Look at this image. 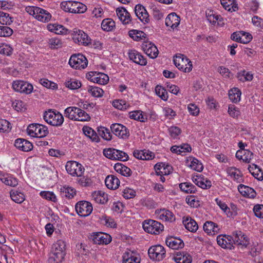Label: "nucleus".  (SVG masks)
Listing matches in <instances>:
<instances>
[{
	"label": "nucleus",
	"instance_id": "obj_1",
	"mask_svg": "<svg viewBox=\"0 0 263 263\" xmlns=\"http://www.w3.org/2000/svg\"><path fill=\"white\" fill-rule=\"evenodd\" d=\"M64 116L71 120L87 121L90 119V116L83 110L74 106H70L64 110Z\"/></svg>",
	"mask_w": 263,
	"mask_h": 263
},
{
	"label": "nucleus",
	"instance_id": "obj_2",
	"mask_svg": "<svg viewBox=\"0 0 263 263\" xmlns=\"http://www.w3.org/2000/svg\"><path fill=\"white\" fill-rule=\"evenodd\" d=\"M61 8L65 12L72 13H83L87 10L84 4L76 1H64L61 3Z\"/></svg>",
	"mask_w": 263,
	"mask_h": 263
},
{
	"label": "nucleus",
	"instance_id": "obj_3",
	"mask_svg": "<svg viewBox=\"0 0 263 263\" xmlns=\"http://www.w3.org/2000/svg\"><path fill=\"white\" fill-rule=\"evenodd\" d=\"M44 119L48 124L53 126H60L64 122L63 115L59 111L53 109L45 111Z\"/></svg>",
	"mask_w": 263,
	"mask_h": 263
},
{
	"label": "nucleus",
	"instance_id": "obj_4",
	"mask_svg": "<svg viewBox=\"0 0 263 263\" xmlns=\"http://www.w3.org/2000/svg\"><path fill=\"white\" fill-rule=\"evenodd\" d=\"M173 61L174 64L178 69L183 72H189L192 69V62L183 54L176 55Z\"/></svg>",
	"mask_w": 263,
	"mask_h": 263
},
{
	"label": "nucleus",
	"instance_id": "obj_5",
	"mask_svg": "<svg viewBox=\"0 0 263 263\" xmlns=\"http://www.w3.org/2000/svg\"><path fill=\"white\" fill-rule=\"evenodd\" d=\"M27 132L30 136L36 138L44 137L49 133L47 126L35 123L30 124L27 127Z\"/></svg>",
	"mask_w": 263,
	"mask_h": 263
},
{
	"label": "nucleus",
	"instance_id": "obj_6",
	"mask_svg": "<svg viewBox=\"0 0 263 263\" xmlns=\"http://www.w3.org/2000/svg\"><path fill=\"white\" fill-rule=\"evenodd\" d=\"M69 65L73 69H84L88 65V60L81 53L72 55L68 62Z\"/></svg>",
	"mask_w": 263,
	"mask_h": 263
},
{
	"label": "nucleus",
	"instance_id": "obj_7",
	"mask_svg": "<svg viewBox=\"0 0 263 263\" xmlns=\"http://www.w3.org/2000/svg\"><path fill=\"white\" fill-rule=\"evenodd\" d=\"M142 226L145 232L155 235L159 234L164 229L163 224L158 221L152 219L144 220Z\"/></svg>",
	"mask_w": 263,
	"mask_h": 263
},
{
	"label": "nucleus",
	"instance_id": "obj_8",
	"mask_svg": "<svg viewBox=\"0 0 263 263\" xmlns=\"http://www.w3.org/2000/svg\"><path fill=\"white\" fill-rule=\"evenodd\" d=\"M148 254L152 260L160 261L166 257V250L160 245L152 246L148 249Z\"/></svg>",
	"mask_w": 263,
	"mask_h": 263
},
{
	"label": "nucleus",
	"instance_id": "obj_9",
	"mask_svg": "<svg viewBox=\"0 0 263 263\" xmlns=\"http://www.w3.org/2000/svg\"><path fill=\"white\" fill-rule=\"evenodd\" d=\"M103 153L105 157L111 160L122 161L128 160V156L125 152L115 148L104 149Z\"/></svg>",
	"mask_w": 263,
	"mask_h": 263
},
{
	"label": "nucleus",
	"instance_id": "obj_10",
	"mask_svg": "<svg viewBox=\"0 0 263 263\" xmlns=\"http://www.w3.org/2000/svg\"><path fill=\"white\" fill-rule=\"evenodd\" d=\"M233 244L237 245L238 247L246 248L250 244L249 237L242 231L237 230L232 234Z\"/></svg>",
	"mask_w": 263,
	"mask_h": 263
},
{
	"label": "nucleus",
	"instance_id": "obj_11",
	"mask_svg": "<svg viewBox=\"0 0 263 263\" xmlns=\"http://www.w3.org/2000/svg\"><path fill=\"white\" fill-rule=\"evenodd\" d=\"M65 168L69 174L77 177H81L85 170L81 164L74 161H68Z\"/></svg>",
	"mask_w": 263,
	"mask_h": 263
},
{
	"label": "nucleus",
	"instance_id": "obj_12",
	"mask_svg": "<svg viewBox=\"0 0 263 263\" xmlns=\"http://www.w3.org/2000/svg\"><path fill=\"white\" fill-rule=\"evenodd\" d=\"M71 36L73 42L79 45L88 46L91 43V39L82 30H73Z\"/></svg>",
	"mask_w": 263,
	"mask_h": 263
},
{
	"label": "nucleus",
	"instance_id": "obj_13",
	"mask_svg": "<svg viewBox=\"0 0 263 263\" xmlns=\"http://www.w3.org/2000/svg\"><path fill=\"white\" fill-rule=\"evenodd\" d=\"M75 209L79 216L86 217L91 213L93 208L90 202L82 200L76 203Z\"/></svg>",
	"mask_w": 263,
	"mask_h": 263
},
{
	"label": "nucleus",
	"instance_id": "obj_14",
	"mask_svg": "<svg viewBox=\"0 0 263 263\" xmlns=\"http://www.w3.org/2000/svg\"><path fill=\"white\" fill-rule=\"evenodd\" d=\"M86 78L91 82L101 85L106 84L109 81V77L107 74L96 71L88 72L86 74Z\"/></svg>",
	"mask_w": 263,
	"mask_h": 263
},
{
	"label": "nucleus",
	"instance_id": "obj_15",
	"mask_svg": "<svg viewBox=\"0 0 263 263\" xmlns=\"http://www.w3.org/2000/svg\"><path fill=\"white\" fill-rule=\"evenodd\" d=\"M110 129L112 134L124 140L127 139L130 135L128 128L121 124H112L110 126Z\"/></svg>",
	"mask_w": 263,
	"mask_h": 263
},
{
	"label": "nucleus",
	"instance_id": "obj_16",
	"mask_svg": "<svg viewBox=\"0 0 263 263\" xmlns=\"http://www.w3.org/2000/svg\"><path fill=\"white\" fill-rule=\"evenodd\" d=\"M12 87L16 91L26 94H30L33 89L31 84L21 80L14 81Z\"/></svg>",
	"mask_w": 263,
	"mask_h": 263
},
{
	"label": "nucleus",
	"instance_id": "obj_17",
	"mask_svg": "<svg viewBox=\"0 0 263 263\" xmlns=\"http://www.w3.org/2000/svg\"><path fill=\"white\" fill-rule=\"evenodd\" d=\"M141 256L136 251L128 250L122 255V263H140Z\"/></svg>",
	"mask_w": 263,
	"mask_h": 263
},
{
	"label": "nucleus",
	"instance_id": "obj_18",
	"mask_svg": "<svg viewBox=\"0 0 263 263\" xmlns=\"http://www.w3.org/2000/svg\"><path fill=\"white\" fill-rule=\"evenodd\" d=\"M91 239L94 243L98 245H107L111 241V237L104 233L98 232L91 236Z\"/></svg>",
	"mask_w": 263,
	"mask_h": 263
},
{
	"label": "nucleus",
	"instance_id": "obj_19",
	"mask_svg": "<svg viewBox=\"0 0 263 263\" xmlns=\"http://www.w3.org/2000/svg\"><path fill=\"white\" fill-rule=\"evenodd\" d=\"M128 55L130 60L141 66L147 64L146 59L138 51L135 49L129 50Z\"/></svg>",
	"mask_w": 263,
	"mask_h": 263
},
{
	"label": "nucleus",
	"instance_id": "obj_20",
	"mask_svg": "<svg viewBox=\"0 0 263 263\" xmlns=\"http://www.w3.org/2000/svg\"><path fill=\"white\" fill-rule=\"evenodd\" d=\"M217 243L222 248L232 250L234 249L232 236L219 235L217 237Z\"/></svg>",
	"mask_w": 263,
	"mask_h": 263
},
{
	"label": "nucleus",
	"instance_id": "obj_21",
	"mask_svg": "<svg viewBox=\"0 0 263 263\" xmlns=\"http://www.w3.org/2000/svg\"><path fill=\"white\" fill-rule=\"evenodd\" d=\"M14 146L18 149L23 152H29L32 149L33 145L29 141L22 138L15 140Z\"/></svg>",
	"mask_w": 263,
	"mask_h": 263
},
{
	"label": "nucleus",
	"instance_id": "obj_22",
	"mask_svg": "<svg viewBox=\"0 0 263 263\" xmlns=\"http://www.w3.org/2000/svg\"><path fill=\"white\" fill-rule=\"evenodd\" d=\"M165 243L170 248L174 250L182 248L184 245L182 240L174 237H167Z\"/></svg>",
	"mask_w": 263,
	"mask_h": 263
},
{
	"label": "nucleus",
	"instance_id": "obj_23",
	"mask_svg": "<svg viewBox=\"0 0 263 263\" xmlns=\"http://www.w3.org/2000/svg\"><path fill=\"white\" fill-rule=\"evenodd\" d=\"M26 11L30 15L35 16H43V15H45L47 16H51V15L46 10L41 8L35 6H27L25 8Z\"/></svg>",
	"mask_w": 263,
	"mask_h": 263
},
{
	"label": "nucleus",
	"instance_id": "obj_24",
	"mask_svg": "<svg viewBox=\"0 0 263 263\" xmlns=\"http://www.w3.org/2000/svg\"><path fill=\"white\" fill-rule=\"evenodd\" d=\"M228 176L237 183L243 181L242 175L240 171L235 167H229L226 170Z\"/></svg>",
	"mask_w": 263,
	"mask_h": 263
},
{
	"label": "nucleus",
	"instance_id": "obj_25",
	"mask_svg": "<svg viewBox=\"0 0 263 263\" xmlns=\"http://www.w3.org/2000/svg\"><path fill=\"white\" fill-rule=\"evenodd\" d=\"M238 190L242 196L249 198H254L256 195V193L253 189L243 184H239L238 186Z\"/></svg>",
	"mask_w": 263,
	"mask_h": 263
},
{
	"label": "nucleus",
	"instance_id": "obj_26",
	"mask_svg": "<svg viewBox=\"0 0 263 263\" xmlns=\"http://www.w3.org/2000/svg\"><path fill=\"white\" fill-rule=\"evenodd\" d=\"M134 156L140 160H151L154 158L153 153L146 150H135L133 152Z\"/></svg>",
	"mask_w": 263,
	"mask_h": 263
},
{
	"label": "nucleus",
	"instance_id": "obj_27",
	"mask_svg": "<svg viewBox=\"0 0 263 263\" xmlns=\"http://www.w3.org/2000/svg\"><path fill=\"white\" fill-rule=\"evenodd\" d=\"M203 230L209 235H215L218 233L220 229L218 225L211 221H206L203 226Z\"/></svg>",
	"mask_w": 263,
	"mask_h": 263
},
{
	"label": "nucleus",
	"instance_id": "obj_28",
	"mask_svg": "<svg viewBox=\"0 0 263 263\" xmlns=\"http://www.w3.org/2000/svg\"><path fill=\"white\" fill-rule=\"evenodd\" d=\"M105 183L108 189L116 190L119 186L120 181L116 176L114 175H108L105 179Z\"/></svg>",
	"mask_w": 263,
	"mask_h": 263
},
{
	"label": "nucleus",
	"instance_id": "obj_29",
	"mask_svg": "<svg viewBox=\"0 0 263 263\" xmlns=\"http://www.w3.org/2000/svg\"><path fill=\"white\" fill-rule=\"evenodd\" d=\"M183 223L185 228L191 232H195L198 229V225L195 220L191 217L183 218Z\"/></svg>",
	"mask_w": 263,
	"mask_h": 263
},
{
	"label": "nucleus",
	"instance_id": "obj_30",
	"mask_svg": "<svg viewBox=\"0 0 263 263\" xmlns=\"http://www.w3.org/2000/svg\"><path fill=\"white\" fill-rule=\"evenodd\" d=\"M248 170L251 174L257 180H263V171L257 165L252 164L249 165Z\"/></svg>",
	"mask_w": 263,
	"mask_h": 263
},
{
	"label": "nucleus",
	"instance_id": "obj_31",
	"mask_svg": "<svg viewBox=\"0 0 263 263\" xmlns=\"http://www.w3.org/2000/svg\"><path fill=\"white\" fill-rule=\"evenodd\" d=\"M154 168L157 175H167L170 173L171 167L163 163H158L155 164Z\"/></svg>",
	"mask_w": 263,
	"mask_h": 263
},
{
	"label": "nucleus",
	"instance_id": "obj_32",
	"mask_svg": "<svg viewBox=\"0 0 263 263\" xmlns=\"http://www.w3.org/2000/svg\"><path fill=\"white\" fill-rule=\"evenodd\" d=\"M223 8L228 11L233 12L238 10V4L236 0H220Z\"/></svg>",
	"mask_w": 263,
	"mask_h": 263
},
{
	"label": "nucleus",
	"instance_id": "obj_33",
	"mask_svg": "<svg viewBox=\"0 0 263 263\" xmlns=\"http://www.w3.org/2000/svg\"><path fill=\"white\" fill-rule=\"evenodd\" d=\"M92 196L94 200L98 203L105 204L108 201L107 194L101 191L95 192Z\"/></svg>",
	"mask_w": 263,
	"mask_h": 263
},
{
	"label": "nucleus",
	"instance_id": "obj_34",
	"mask_svg": "<svg viewBox=\"0 0 263 263\" xmlns=\"http://www.w3.org/2000/svg\"><path fill=\"white\" fill-rule=\"evenodd\" d=\"M83 133L91 140L93 142H98L100 141V138L96 132L89 126H84L83 127Z\"/></svg>",
	"mask_w": 263,
	"mask_h": 263
},
{
	"label": "nucleus",
	"instance_id": "obj_35",
	"mask_svg": "<svg viewBox=\"0 0 263 263\" xmlns=\"http://www.w3.org/2000/svg\"><path fill=\"white\" fill-rule=\"evenodd\" d=\"M191 150L192 148L188 144H184L180 146L174 145L171 148V151L172 153L182 155H184L183 153L185 154L186 152H191Z\"/></svg>",
	"mask_w": 263,
	"mask_h": 263
},
{
	"label": "nucleus",
	"instance_id": "obj_36",
	"mask_svg": "<svg viewBox=\"0 0 263 263\" xmlns=\"http://www.w3.org/2000/svg\"><path fill=\"white\" fill-rule=\"evenodd\" d=\"M65 243L61 240H59L53 244L51 252L65 255Z\"/></svg>",
	"mask_w": 263,
	"mask_h": 263
},
{
	"label": "nucleus",
	"instance_id": "obj_37",
	"mask_svg": "<svg viewBox=\"0 0 263 263\" xmlns=\"http://www.w3.org/2000/svg\"><path fill=\"white\" fill-rule=\"evenodd\" d=\"M61 195L62 197L68 199H71L76 194V191L74 189L68 186H64L61 188Z\"/></svg>",
	"mask_w": 263,
	"mask_h": 263
},
{
	"label": "nucleus",
	"instance_id": "obj_38",
	"mask_svg": "<svg viewBox=\"0 0 263 263\" xmlns=\"http://www.w3.org/2000/svg\"><path fill=\"white\" fill-rule=\"evenodd\" d=\"M241 92L238 88H233L229 91V97L230 100L234 103H238L241 98Z\"/></svg>",
	"mask_w": 263,
	"mask_h": 263
},
{
	"label": "nucleus",
	"instance_id": "obj_39",
	"mask_svg": "<svg viewBox=\"0 0 263 263\" xmlns=\"http://www.w3.org/2000/svg\"><path fill=\"white\" fill-rule=\"evenodd\" d=\"M47 27L49 31L58 34H66L68 31L63 26L56 24H49L47 25Z\"/></svg>",
	"mask_w": 263,
	"mask_h": 263
},
{
	"label": "nucleus",
	"instance_id": "obj_40",
	"mask_svg": "<svg viewBox=\"0 0 263 263\" xmlns=\"http://www.w3.org/2000/svg\"><path fill=\"white\" fill-rule=\"evenodd\" d=\"M102 29L106 31H111L115 28V21L110 17H106L101 23Z\"/></svg>",
	"mask_w": 263,
	"mask_h": 263
},
{
	"label": "nucleus",
	"instance_id": "obj_41",
	"mask_svg": "<svg viewBox=\"0 0 263 263\" xmlns=\"http://www.w3.org/2000/svg\"><path fill=\"white\" fill-rule=\"evenodd\" d=\"M11 199L17 203H22L25 199L23 193L16 190H11L10 192Z\"/></svg>",
	"mask_w": 263,
	"mask_h": 263
},
{
	"label": "nucleus",
	"instance_id": "obj_42",
	"mask_svg": "<svg viewBox=\"0 0 263 263\" xmlns=\"http://www.w3.org/2000/svg\"><path fill=\"white\" fill-rule=\"evenodd\" d=\"M0 180L6 185L16 186L18 184L17 179L11 175L0 176Z\"/></svg>",
	"mask_w": 263,
	"mask_h": 263
},
{
	"label": "nucleus",
	"instance_id": "obj_43",
	"mask_svg": "<svg viewBox=\"0 0 263 263\" xmlns=\"http://www.w3.org/2000/svg\"><path fill=\"white\" fill-rule=\"evenodd\" d=\"M129 117L132 119L144 122L147 120L146 115H143L141 110H135L129 112Z\"/></svg>",
	"mask_w": 263,
	"mask_h": 263
},
{
	"label": "nucleus",
	"instance_id": "obj_44",
	"mask_svg": "<svg viewBox=\"0 0 263 263\" xmlns=\"http://www.w3.org/2000/svg\"><path fill=\"white\" fill-rule=\"evenodd\" d=\"M192 260L191 256L184 252H178L175 257V261L178 263H191Z\"/></svg>",
	"mask_w": 263,
	"mask_h": 263
},
{
	"label": "nucleus",
	"instance_id": "obj_45",
	"mask_svg": "<svg viewBox=\"0 0 263 263\" xmlns=\"http://www.w3.org/2000/svg\"><path fill=\"white\" fill-rule=\"evenodd\" d=\"M129 36L136 41H139L146 37V34L144 32L137 30H131L128 32Z\"/></svg>",
	"mask_w": 263,
	"mask_h": 263
},
{
	"label": "nucleus",
	"instance_id": "obj_46",
	"mask_svg": "<svg viewBox=\"0 0 263 263\" xmlns=\"http://www.w3.org/2000/svg\"><path fill=\"white\" fill-rule=\"evenodd\" d=\"M159 218L165 221H172L175 220L174 215L172 212L165 209L161 210L159 212Z\"/></svg>",
	"mask_w": 263,
	"mask_h": 263
},
{
	"label": "nucleus",
	"instance_id": "obj_47",
	"mask_svg": "<svg viewBox=\"0 0 263 263\" xmlns=\"http://www.w3.org/2000/svg\"><path fill=\"white\" fill-rule=\"evenodd\" d=\"M180 190L185 193H194L196 191V187L190 182H183L179 184Z\"/></svg>",
	"mask_w": 263,
	"mask_h": 263
},
{
	"label": "nucleus",
	"instance_id": "obj_48",
	"mask_svg": "<svg viewBox=\"0 0 263 263\" xmlns=\"http://www.w3.org/2000/svg\"><path fill=\"white\" fill-rule=\"evenodd\" d=\"M65 255L60 253L50 252L48 259V263H61L64 259Z\"/></svg>",
	"mask_w": 263,
	"mask_h": 263
},
{
	"label": "nucleus",
	"instance_id": "obj_49",
	"mask_svg": "<svg viewBox=\"0 0 263 263\" xmlns=\"http://www.w3.org/2000/svg\"><path fill=\"white\" fill-rule=\"evenodd\" d=\"M98 135L104 139L109 141L112 139V135L109 129L105 127H99L98 128Z\"/></svg>",
	"mask_w": 263,
	"mask_h": 263
},
{
	"label": "nucleus",
	"instance_id": "obj_50",
	"mask_svg": "<svg viewBox=\"0 0 263 263\" xmlns=\"http://www.w3.org/2000/svg\"><path fill=\"white\" fill-rule=\"evenodd\" d=\"M253 76L250 72L241 70L237 73V78L242 82L250 81L253 79Z\"/></svg>",
	"mask_w": 263,
	"mask_h": 263
},
{
	"label": "nucleus",
	"instance_id": "obj_51",
	"mask_svg": "<svg viewBox=\"0 0 263 263\" xmlns=\"http://www.w3.org/2000/svg\"><path fill=\"white\" fill-rule=\"evenodd\" d=\"M88 91L92 96L97 98L102 97L104 93L103 89L97 86H89Z\"/></svg>",
	"mask_w": 263,
	"mask_h": 263
},
{
	"label": "nucleus",
	"instance_id": "obj_52",
	"mask_svg": "<svg viewBox=\"0 0 263 263\" xmlns=\"http://www.w3.org/2000/svg\"><path fill=\"white\" fill-rule=\"evenodd\" d=\"M112 105L120 110H126L129 107V104L123 100H117L112 102Z\"/></svg>",
	"mask_w": 263,
	"mask_h": 263
},
{
	"label": "nucleus",
	"instance_id": "obj_53",
	"mask_svg": "<svg viewBox=\"0 0 263 263\" xmlns=\"http://www.w3.org/2000/svg\"><path fill=\"white\" fill-rule=\"evenodd\" d=\"M180 17H166L165 25L172 29L176 28L180 22Z\"/></svg>",
	"mask_w": 263,
	"mask_h": 263
},
{
	"label": "nucleus",
	"instance_id": "obj_54",
	"mask_svg": "<svg viewBox=\"0 0 263 263\" xmlns=\"http://www.w3.org/2000/svg\"><path fill=\"white\" fill-rule=\"evenodd\" d=\"M48 43L50 48L58 49L63 46V42L59 38L52 37L49 40Z\"/></svg>",
	"mask_w": 263,
	"mask_h": 263
},
{
	"label": "nucleus",
	"instance_id": "obj_55",
	"mask_svg": "<svg viewBox=\"0 0 263 263\" xmlns=\"http://www.w3.org/2000/svg\"><path fill=\"white\" fill-rule=\"evenodd\" d=\"M206 20L213 27H221L224 24L223 17H206Z\"/></svg>",
	"mask_w": 263,
	"mask_h": 263
},
{
	"label": "nucleus",
	"instance_id": "obj_56",
	"mask_svg": "<svg viewBox=\"0 0 263 263\" xmlns=\"http://www.w3.org/2000/svg\"><path fill=\"white\" fill-rule=\"evenodd\" d=\"M155 92L161 99L166 101L168 99L167 92L166 89L161 86L157 85L155 87Z\"/></svg>",
	"mask_w": 263,
	"mask_h": 263
},
{
	"label": "nucleus",
	"instance_id": "obj_57",
	"mask_svg": "<svg viewBox=\"0 0 263 263\" xmlns=\"http://www.w3.org/2000/svg\"><path fill=\"white\" fill-rule=\"evenodd\" d=\"M190 167L199 172H201L203 168L202 164L195 158H192Z\"/></svg>",
	"mask_w": 263,
	"mask_h": 263
},
{
	"label": "nucleus",
	"instance_id": "obj_58",
	"mask_svg": "<svg viewBox=\"0 0 263 263\" xmlns=\"http://www.w3.org/2000/svg\"><path fill=\"white\" fill-rule=\"evenodd\" d=\"M13 49L9 45L6 44H0V53L7 56L11 55L13 53Z\"/></svg>",
	"mask_w": 263,
	"mask_h": 263
},
{
	"label": "nucleus",
	"instance_id": "obj_59",
	"mask_svg": "<svg viewBox=\"0 0 263 263\" xmlns=\"http://www.w3.org/2000/svg\"><path fill=\"white\" fill-rule=\"evenodd\" d=\"M228 112L233 118H237L240 115L239 108L233 104L229 105Z\"/></svg>",
	"mask_w": 263,
	"mask_h": 263
},
{
	"label": "nucleus",
	"instance_id": "obj_60",
	"mask_svg": "<svg viewBox=\"0 0 263 263\" xmlns=\"http://www.w3.org/2000/svg\"><path fill=\"white\" fill-rule=\"evenodd\" d=\"M135 12L136 16H143L144 15H147V16H149L145 8L141 4L136 5L135 7Z\"/></svg>",
	"mask_w": 263,
	"mask_h": 263
},
{
	"label": "nucleus",
	"instance_id": "obj_61",
	"mask_svg": "<svg viewBox=\"0 0 263 263\" xmlns=\"http://www.w3.org/2000/svg\"><path fill=\"white\" fill-rule=\"evenodd\" d=\"M238 211L237 206L234 203H231L230 208H229V210L227 211L226 214L228 217L234 218L238 215Z\"/></svg>",
	"mask_w": 263,
	"mask_h": 263
},
{
	"label": "nucleus",
	"instance_id": "obj_62",
	"mask_svg": "<svg viewBox=\"0 0 263 263\" xmlns=\"http://www.w3.org/2000/svg\"><path fill=\"white\" fill-rule=\"evenodd\" d=\"M40 195L43 198L49 201H51L53 202H55L57 201L56 196L55 194L52 192L42 191L40 192Z\"/></svg>",
	"mask_w": 263,
	"mask_h": 263
},
{
	"label": "nucleus",
	"instance_id": "obj_63",
	"mask_svg": "<svg viewBox=\"0 0 263 263\" xmlns=\"http://www.w3.org/2000/svg\"><path fill=\"white\" fill-rule=\"evenodd\" d=\"M78 181L80 185L84 187L89 186L91 185L92 183L91 178L87 176L83 177L81 176L78 180Z\"/></svg>",
	"mask_w": 263,
	"mask_h": 263
},
{
	"label": "nucleus",
	"instance_id": "obj_64",
	"mask_svg": "<svg viewBox=\"0 0 263 263\" xmlns=\"http://www.w3.org/2000/svg\"><path fill=\"white\" fill-rule=\"evenodd\" d=\"M66 86L71 89H77L81 86L80 81L71 79L66 82Z\"/></svg>",
	"mask_w": 263,
	"mask_h": 263
}]
</instances>
